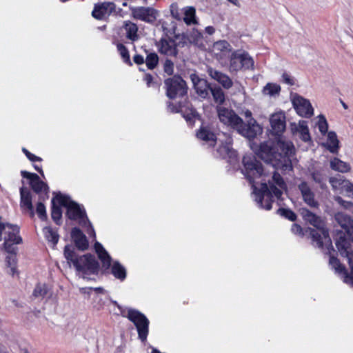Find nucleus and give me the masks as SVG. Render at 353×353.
<instances>
[{
  "instance_id": "f257e3e1",
  "label": "nucleus",
  "mask_w": 353,
  "mask_h": 353,
  "mask_svg": "<svg viewBox=\"0 0 353 353\" xmlns=\"http://www.w3.org/2000/svg\"><path fill=\"white\" fill-rule=\"evenodd\" d=\"M242 162L244 167L243 174L252 185L255 201L259 208L270 210L274 198L279 200L283 194V191L287 188L283 177L280 174L274 172L272 181H268V184L265 182L261 183V188H258L254 183L255 179L260 178L263 174L261 163L252 154L244 155Z\"/></svg>"
},
{
  "instance_id": "f03ea898",
  "label": "nucleus",
  "mask_w": 353,
  "mask_h": 353,
  "mask_svg": "<svg viewBox=\"0 0 353 353\" xmlns=\"http://www.w3.org/2000/svg\"><path fill=\"white\" fill-rule=\"evenodd\" d=\"M257 156L274 168L288 172L293 169L291 158L294 154V146L290 142L279 140L276 143L272 141L261 143Z\"/></svg>"
},
{
  "instance_id": "7ed1b4c3",
  "label": "nucleus",
  "mask_w": 353,
  "mask_h": 353,
  "mask_svg": "<svg viewBox=\"0 0 353 353\" xmlns=\"http://www.w3.org/2000/svg\"><path fill=\"white\" fill-rule=\"evenodd\" d=\"M301 215L305 221L315 228H310V235L313 245L321 249H323L325 247L328 254H331V250L334 251L332 241L328 231L324 228V223L321 217L306 208H302Z\"/></svg>"
},
{
  "instance_id": "20e7f679",
  "label": "nucleus",
  "mask_w": 353,
  "mask_h": 353,
  "mask_svg": "<svg viewBox=\"0 0 353 353\" xmlns=\"http://www.w3.org/2000/svg\"><path fill=\"white\" fill-rule=\"evenodd\" d=\"M334 218L336 223L344 229V231L335 230V244L341 255L346 257L353 253V220L343 212L336 213Z\"/></svg>"
},
{
  "instance_id": "39448f33",
  "label": "nucleus",
  "mask_w": 353,
  "mask_h": 353,
  "mask_svg": "<svg viewBox=\"0 0 353 353\" xmlns=\"http://www.w3.org/2000/svg\"><path fill=\"white\" fill-rule=\"evenodd\" d=\"M63 254L69 265L72 264L77 272L83 275L94 274L98 272L99 264L94 255H79L70 245L65 246Z\"/></svg>"
},
{
  "instance_id": "423d86ee",
  "label": "nucleus",
  "mask_w": 353,
  "mask_h": 353,
  "mask_svg": "<svg viewBox=\"0 0 353 353\" xmlns=\"http://www.w3.org/2000/svg\"><path fill=\"white\" fill-rule=\"evenodd\" d=\"M218 116L220 121L236 130L239 134L251 140L262 132V128L250 123L246 129L243 128V121L232 110L225 108L218 109Z\"/></svg>"
},
{
  "instance_id": "0eeeda50",
  "label": "nucleus",
  "mask_w": 353,
  "mask_h": 353,
  "mask_svg": "<svg viewBox=\"0 0 353 353\" xmlns=\"http://www.w3.org/2000/svg\"><path fill=\"white\" fill-rule=\"evenodd\" d=\"M56 198L59 205L67 208L66 215L71 220H79V224L81 225H88L87 232L90 236L95 238L94 230L86 216L84 209L81 208L77 203L70 200L68 196L62 194L61 192L56 194Z\"/></svg>"
},
{
  "instance_id": "6e6552de",
  "label": "nucleus",
  "mask_w": 353,
  "mask_h": 353,
  "mask_svg": "<svg viewBox=\"0 0 353 353\" xmlns=\"http://www.w3.org/2000/svg\"><path fill=\"white\" fill-rule=\"evenodd\" d=\"M0 216V241L3 239L4 250L10 254L16 253L15 244L22 243V238L19 235L20 228L17 225L3 222Z\"/></svg>"
},
{
  "instance_id": "1a4fd4ad",
  "label": "nucleus",
  "mask_w": 353,
  "mask_h": 353,
  "mask_svg": "<svg viewBox=\"0 0 353 353\" xmlns=\"http://www.w3.org/2000/svg\"><path fill=\"white\" fill-rule=\"evenodd\" d=\"M166 96L170 99L183 97L188 93L186 82L179 75L166 79L164 81Z\"/></svg>"
},
{
  "instance_id": "9d476101",
  "label": "nucleus",
  "mask_w": 353,
  "mask_h": 353,
  "mask_svg": "<svg viewBox=\"0 0 353 353\" xmlns=\"http://www.w3.org/2000/svg\"><path fill=\"white\" fill-rule=\"evenodd\" d=\"M123 316L127 317L134 323L137 330L139 339L145 342L149 332L150 321L148 318L139 310L132 308L129 309L128 314Z\"/></svg>"
},
{
  "instance_id": "9b49d317",
  "label": "nucleus",
  "mask_w": 353,
  "mask_h": 353,
  "mask_svg": "<svg viewBox=\"0 0 353 353\" xmlns=\"http://www.w3.org/2000/svg\"><path fill=\"white\" fill-rule=\"evenodd\" d=\"M292 104L297 114L303 117L310 118L314 114L310 102L296 94L292 97Z\"/></svg>"
},
{
  "instance_id": "f8f14e48",
  "label": "nucleus",
  "mask_w": 353,
  "mask_h": 353,
  "mask_svg": "<svg viewBox=\"0 0 353 353\" xmlns=\"http://www.w3.org/2000/svg\"><path fill=\"white\" fill-rule=\"evenodd\" d=\"M190 77L198 96L203 99H208L212 89L210 83L206 79L200 78L194 73L191 74Z\"/></svg>"
},
{
  "instance_id": "ddd939ff",
  "label": "nucleus",
  "mask_w": 353,
  "mask_h": 353,
  "mask_svg": "<svg viewBox=\"0 0 353 353\" xmlns=\"http://www.w3.org/2000/svg\"><path fill=\"white\" fill-rule=\"evenodd\" d=\"M132 17L146 23H153L157 19V11L151 7H136L132 9Z\"/></svg>"
},
{
  "instance_id": "4468645a",
  "label": "nucleus",
  "mask_w": 353,
  "mask_h": 353,
  "mask_svg": "<svg viewBox=\"0 0 353 353\" xmlns=\"http://www.w3.org/2000/svg\"><path fill=\"white\" fill-rule=\"evenodd\" d=\"M303 201L312 208H319V203L315 199V194L305 181H302L298 185Z\"/></svg>"
},
{
  "instance_id": "2eb2a0df",
  "label": "nucleus",
  "mask_w": 353,
  "mask_h": 353,
  "mask_svg": "<svg viewBox=\"0 0 353 353\" xmlns=\"http://www.w3.org/2000/svg\"><path fill=\"white\" fill-rule=\"evenodd\" d=\"M232 139L230 137H226L225 143H221L216 149V155L223 159H228L230 161H235L237 152L232 148Z\"/></svg>"
},
{
  "instance_id": "dca6fc26",
  "label": "nucleus",
  "mask_w": 353,
  "mask_h": 353,
  "mask_svg": "<svg viewBox=\"0 0 353 353\" xmlns=\"http://www.w3.org/2000/svg\"><path fill=\"white\" fill-rule=\"evenodd\" d=\"M232 139L230 137H226L225 143H221L216 149V155L223 159H228L230 161H235L237 152L232 148Z\"/></svg>"
},
{
  "instance_id": "f3484780",
  "label": "nucleus",
  "mask_w": 353,
  "mask_h": 353,
  "mask_svg": "<svg viewBox=\"0 0 353 353\" xmlns=\"http://www.w3.org/2000/svg\"><path fill=\"white\" fill-rule=\"evenodd\" d=\"M21 174L23 178L30 180V185L34 192L39 194L42 191L48 192L49 189L48 185L42 181L37 174L22 170Z\"/></svg>"
},
{
  "instance_id": "a211bd4d",
  "label": "nucleus",
  "mask_w": 353,
  "mask_h": 353,
  "mask_svg": "<svg viewBox=\"0 0 353 353\" xmlns=\"http://www.w3.org/2000/svg\"><path fill=\"white\" fill-rule=\"evenodd\" d=\"M271 133L279 136L285 129V116L283 112L272 114L270 119Z\"/></svg>"
},
{
  "instance_id": "6ab92c4d",
  "label": "nucleus",
  "mask_w": 353,
  "mask_h": 353,
  "mask_svg": "<svg viewBox=\"0 0 353 353\" xmlns=\"http://www.w3.org/2000/svg\"><path fill=\"white\" fill-rule=\"evenodd\" d=\"M115 4L112 2H103L94 5L92 15L97 19H103L115 11Z\"/></svg>"
},
{
  "instance_id": "aec40b11",
  "label": "nucleus",
  "mask_w": 353,
  "mask_h": 353,
  "mask_svg": "<svg viewBox=\"0 0 353 353\" xmlns=\"http://www.w3.org/2000/svg\"><path fill=\"white\" fill-rule=\"evenodd\" d=\"M207 72L211 79L216 81L223 88L228 90L233 85V82L230 77L225 73L217 70L212 67H208Z\"/></svg>"
},
{
  "instance_id": "412c9836",
  "label": "nucleus",
  "mask_w": 353,
  "mask_h": 353,
  "mask_svg": "<svg viewBox=\"0 0 353 353\" xmlns=\"http://www.w3.org/2000/svg\"><path fill=\"white\" fill-rule=\"evenodd\" d=\"M20 206L23 210H26L29 212L30 217H34V211L33 209V205L32 203V194L26 188L21 187L20 188Z\"/></svg>"
},
{
  "instance_id": "4be33fe9",
  "label": "nucleus",
  "mask_w": 353,
  "mask_h": 353,
  "mask_svg": "<svg viewBox=\"0 0 353 353\" xmlns=\"http://www.w3.org/2000/svg\"><path fill=\"white\" fill-rule=\"evenodd\" d=\"M329 263L335 270L336 272L341 275L344 283L349 284L350 282H352L353 279L351 272L350 274L347 272L345 268L341 264L337 258L330 256Z\"/></svg>"
},
{
  "instance_id": "5701e85b",
  "label": "nucleus",
  "mask_w": 353,
  "mask_h": 353,
  "mask_svg": "<svg viewBox=\"0 0 353 353\" xmlns=\"http://www.w3.org/2000/svg\"><path fill=\"white\" fill-rule=\"evenodd\" d=\"M177 45L175 41L169 38L161 39L160 41L159 52L167 56L176 57L178 54Z\"/></svg>"
},
{
  "instance_id": "b1692460",
  "label": "nucleus",
  "mask_w": 353,
  "mask_h": 353,
  "mask_svg": "<svg viewBox=\"0 0 353 353\" xmlns=\"http://www.w3.org/2000/svg\"><path fill=\"white\" fill-rule=\"evenodd\" d=\"M71 237L74 241L76 247L82 251L88 248V241L85 235L78 228H74L71 231Z\"/></svg>"
},
{
  "instance_id": "393cba45",
  "label": "nucleus",
  "mask_w": 353,
  "mask_h": 353,
  "mask_svg": "<svg viewBox=\"0 0 353 353\" xmlns=\"http://www.w3.org/2000/svg\"><path fill=\"white\" fill-rule=\"evenodd\" d=\"M198 139L209 142L210 145H214L216 142L217 138L215 134L212 131L211 128L208 126L201 125L198 132H196Z\"/></svg>"
},
{
  "instance_id": "a878e982",
  "label": "nucleus",
  "mask_w": 353,
  "mask_h": 353,
  "mask_svg": "<svg viewBox=\"0 0 353 353\" xmlns=\"http://www.w3.org/2000/svg\"><path fill=\"white\" fill-rule=\"evenodd\" d=\"M94 249L96 252L98 254V256L101 261L102 262L103 268L105 270H108L111 266L112 258L108 253V252L104 249L103 245L99 243L96 242L94 243Z\"/></svg>"
},
{
  "instance_id": "bb28decb",
  "label": "nucleus",
  "mask_w": 353,
  "mask_h": 353,
  "mask_svg": "<svg viewBox=\"0 0 353 353\" xmlns=\"http://www.w3.org/2000/svg\"><path fill=\"white\" fill-rule=\"evenodd\" d=\"M243 53L234 51L232 53L230 60V70L239 71L242 69Z\"/></svg>"
},
{
  "instance_id": "cd10ccee",
  "label": "nucleus",
  "mask_w": 353,
  "mask_h": 353,
  "mask_svg": "<svg viewBox=\"0 0 353 353\" xmlns=\"http://www.w3.org/2000/svg\"><path fill=\"white\" fill-rule=\"evenodd\" d=\"M123 28L126 32V37L132 41H137L139 39V36L137 34L138 27L137 24L130 21H124Z\"/></svg>"
},
{
  "instance_id": "c85d7f7f",
  "label": "nucleus",
  "mask_w": 353,
  "mask_h": 353,
  "mask_svg": "<svg viewBox=\"0 0 353 353\" xmlns=\"http://www.w3.org/2000/svg\"><path fill=\"white\" fill-rule=\"evenodd\" d=\"M56 194L57 193L54 192V196L52 199V201H51V204H52L51 217H52V219L57 225H60L61 224V219L62 217V210H61V207L59 205H57V203H56V201H57V198H56Z\"/></svg>"
},
{
  "instance_id": "c756f323",
  "label": "nucleus",
  "mask_w": 353,
  "mask_h": 353,
  "mask_svg": "<svg viewBox=\"0 0 353 353\" xmlns=\"http://www.w3.org/2000/svg\"><path fill=\"white\" fill-rule=\"evenodd\" d=\"M295 130L298 132H299L301 135V139L304 142H307L311 140V137L309 132V129L307 126V122L304 120H301L299 122L298 125H295Z\"/></svg>"
},
{
  "instance_id": "7c9ffc66",
  "label": "nucleus",
  "mask_w": 353,
  "mask_h": 353,
  "mask_svg": "<svg viewBox=\"0 0 353 353\" xmlns=\"http://www.w3.org/2000/svg\"><path fill=\"white\" fill-rule=\"evenodd\" d=\"M111 272L116 279L121 281H123L126 278V270L119 261L113 263Z\"/></svg>"
},
{
  "instance_id": "2f4dec72",
  "label": "nucleus",
  "mask_w": 353,
  "mask_h": 353,
  "mask_svg": "<svg viewBox=\"0 0 353 353\" xmlns=\"http://www.w3.org/2000/svg\"><path fill=\"white\" fill-rule=\"evenodd\" d=\"M182 19L187 25L196 24L197 20L196 19V10L194 7H187L183 12Z\"/></svg>"
},
{
  "instance_id": "473e14b6",
  "label": "nucleus",
  "mask_w": 353,
  "mask_h": 353,
  "mask_svg": "<svg viewBox=\"0 0 353 353\" xmlns=\"http://www.w3.org/2000/svg\"><path fill=\"white\" fill-rule=\"evenodd\" d=\"M330 168L340 172H347L350 170V166L348 163L342 161L338 158H334L330 161Z\"/></svg>"
},
{
  "instance_id": "72a5a7b5",
  "label": "nucleus",
  "mask_w": 353,
  "mask_h": 353,
  "mask_svg": "<svg viewBox=\"0 0 353 353\" xmlns=\"http://www.w3.org/2000/svg\"><path fill=\"white\" fill-rule=\"evenodd\" d=\"M327 140L329 141L327 145L328 150L332 153H336L338 150L339 143L336 132L334 131L327 132Z\"/></svg>"
},
{
  "instance_id": "f704fd0d",
  "label": "nucleus",
  "mask_w": 353,
  "mask_h": 353,
  "mask_svg": "<svg viewBox=\"0 0 353 353\" xmlns=\"http://www.w3.org/2000/svg\"><path fill=\"white\" fill-rule=\"evenodd\" d=\"M186 38V36L183 34L182 39ZM187 39L190 41L196 46H199L201 44L203 34L198 30L193 28L192 31L190 32L189 35L187 36Z\"/></svg>"
},
{
  "instance_id": "c9c22d12",
  "label": "nucleus",
  "mask_w": 353,
  "mask_h": 353,
  "mask_svg": "<svg viewBox=\"0 0 353 353\" xmlns=\"http://www.w3.org/2000/svg\"><path fill=\"white\" fill-rule=\"evenodd\" d=\"M45 238L48 242H50L53 246H55L59 239V236L56 231H54L50 227H45L43 229Z\"/></svg>"
},
{
  "instance_id": "e433bc0d",
  "label": "nucleus",
  "mask_w": 353,
  "mask_h": 353,
  "mask_svg": "<svg viewBox=\"0 0 353 353\" xmlns=\"http://www.w3.org/2000/svg\"><path fill=\"white\" fill-rule=\"evenodd\" d=\"M214 101L217 104H222L225 101V94L223 90L219 86L212 87L210 90Z\"/></svg>"
},
{
  "instance_id": "4c0bfd02",
  "label": "nucleus",
  "mask_w": 353,
  "mask_h": 353,
  "mask_svg": "<svg viewBox=\"0 0 353 353\" xmlns=\"http://www.w3.org/2000/svg\"><path fill=\"white\" fill-rule=\"evenodd\" d=\"M281 91V86L276 83H268L263 89L265 94L275 96L279 94Z\"/></svg>"
},
{
  "instance_id": "58836bf2",
  "label": "nucleus",
  "mask_w": 353,
  "mask_h": 353,
  "mask_svg": "<svg viewBox=\"0 0 353 353\" xmlns=\"http://www.w3.org/2000/svg\"><path fill=\"white\" fill-rule=\"evenodd\" d=\"M48 292V288L46 284L38 283L32 292V296L35 299H43Z\"/></svg>"
},
{
  "instance_id": "ea45409f",
  "label": "nucleus",
  "mask_w": 353,
  "mask_h": 353,
  "mask_svg": "<svg viewBox=\"0 0 353 353\" xmlns=\"http://www.w3.org/2000/svg\"><path fill=\"white\" fill-rule=\"evenodd\" d=\"M276 213L290 221H295L297 219L296 214L288 208H280L276 210Z\"/></svg>"
},
{
  "instance_id": "a19ab883",
  "label": "nucleus",
  "mask_w": 353,
  "mask_h": 353,
  "mask_svg": "<svg viewBox=\"0 0 353 353\" xmlns=\"http://www.w3.org/2000/svg\"><path fill=\"white\" fill-rule=\"evenodd\" d=\"M145 62L148 69L153 70L159 63V57L157 54L155 52L149 53L145 59Z\"/></svg>"
},
{
  "instance_id": "79ce46f5",
  "label": "nucleus",
  "mask_w": 353,
  "mask_h": 353,
  "mask_svg": "<svg viewBox=\"0 0 353 353\" xmlns=\"http://www.w3.org/2000/svg\"><path fill=\"white\" fill-rule=\"evenodd\" d=\"M214 48L221 52H229L232 51L231 45L225 40H220L214 43Z\"/></svg>"
},
{
  "instance_id": "37998d69",
  "label": "nucleus",
  "mask_w": 353,
  "mask_h": 353,
  "mask_svg": "<svg viewBox=\"0 0 353 353\" xmlns=\"http://www.w3.org/2000/svg\"><path fill=\"white\" fill-rule=\"evenodd\" d=\"M117 50L119 52L123 61L125 63H127L130 65H132V63L130 61L129 52H128V50L127 49V48L122 43H119L117 45Z\"/></svg>"
},
{
  "instance_id": "c03bdc74",
  "label": "nucleus",
  "mask_w": 353,
  "mask_h": 353,
  "mask_svg": "<svg viewBox=\"0 0 353 353\" xmlns=\"http://www.w3.org/2000/svg\"><path fill=\"white\" fill-rule=\"evenodd\" d=\"M6 262L7 266L8 268H10V273L12 275H14V272H15V270H16V268H15V265H16V256H15V253L10 254V255L7 256L6 259Z\"/></svg>"
},
{
  "instance_id": "a18cd8bd",
  "label": "nucleus",
  "mask_w": 353,
  "mask_h": 353,
  "mask_svg": "<svg viewBox=\"0 0 353 353\" xmlns=\"http://www.w3.org/2000/svg\"><path fill=\"white\" fill-rule=\"evenodd\" d=\"M36 212L41 221H46L48 219L46 206L42 202H39L37 205Z\"/></svg>"
},
{
  "instance_id": "49530a36",
  "label": "nucleus",
  "mask_w": 353,
  "mask_h": 353,
  "mask_svg": "<svg viewBox=\"0 0 353 353\" xmlns=\"http://www.w3.org/2000/svg\"><path fill=\"white\" fill-rule=\"evenodd\" d=\"M242 68L245 70L253 69L254 61L247 53H243Z\"/></svg>"
},
{
  "instance_id": "de8ad7c7",
  "label": "nucleus",
  "mask_w": 353,
  "mask_h": 353,
  "mask_svg": "<svg viewBox=\"0 0 353 353\" xmlns=\"http://www.w3.org/2000/svg\"><path fill=\"white\" fill-rule=\"evenodd\" d=\"M319 130L321 133L325 135L327 132L328 124L325 117L323 115L319 116V121L318 122Z\"/></svg>"
},
{
  "instance_id": "09e8293b",
  "label": "nucleus",
  "mask_w": 353,
  "mask_h": 353,
  "mask_svg": "<svg viewBox=\"0 0 353 353\" xmlns=\"http://www.w3.org/2000/svg\"><path fill=\"white\" fill-rule=\"evenodd\" d=\"M174 63L169 59H166L163 63V70L169 76L174 73Z\"/></svg>"
},
{
  "instance_id": "8fccbe9b",
  "label": "nucleus",
  "mask_w": 353,
  "mask_h": 353,
  "mask_svg": "<svg viewBox=\"0 0 353 353\" xmlns=\"http://www.w3.org/2000/svg\"><path fill=\"white\" fill-rule=\"evenodd\" d=\"M312 179L317 183H319L321 188L323 187L325 184V179L322 174L318 171L313 172L312 173Z\"/></svg>"
},
{
  "instance_id": "3c124183",
  "label": "nucleus",
  "mask_w": 353,
  "mask_h": 353,
  "mask_svg": "<svg viewBox=\"0 0 353 353\" xmlns=\"http://www.w3.org/2000/svg\"><path fill=\"white\" fill-rule=\"evenodd\" d=\"M245 116L246 117V119H248L247 120V122L245 123L243 121V125L244 126L243 127V128L246 129L248 128V125H250V123H252L253 125H258L259 128H261L256 121V120L254 119H253L252 117V112L250 111V110H247L245 112Z\"/></svg>"
},
{
  "instance_id": "603ef678",
  "label": "nucleus",
  "mask_w": 353,
  "mask_h": 353,
  "mask_svg": "<svg viewBox=\"0 0 353 353\" xmlns=\"http://www.w3.org/2000/svg\"><path fill=\"white\" fill-rule=\"evenodd\" d=\"M22 151L30 161H41L42 160L41 157L32 154L25 148H22Z\"/></svg>"
},
{
  "instance_id": "864d4df0",
  "label": "nucleus",
  "mask_w": 353,
  "mask_h": 353,
  "mask_svg": "<svg viewBox=\"0 0 353 353\" xmlns=\"http://www.w3.org/2000/svg\"><path fill=\"white\" fill-rule=\"evenodd\" d=\"M197 116V113L195 110H191L190 113L184 114L183 117L190 124L194 122V119Z\"/></svg>"
},
{
  "instance_id": "5fc2aeb1",
  "label": "nucleus",
  "mask_w": 353,
  "mask_h": 353,
  "mask_svg": "<svg viewBox=\"0 0 353 353\" xmlns=\"http://www.w3.org/2000/svg\"><path fill=\"white\" fill-rule=\"evenodd\" d=\"M282 81L284 83L289 85H293L294 84V78H292L290 74H288L286 72H284L282 74Z\"/></svg>"
},
{
  "instance_id": "6e6d98bb",
  "label": "nucleus",
  "mask_w": 353,
  "mask_h": 353,
  "mask_svg": "<svg viewBox=\"0 0 353 353\" xmlns=\"http://www.w3.org/2000/svg\"><path fill=\"white\" fill-rule=\"evenodd\" d=\"M336 201L338 202L339 204H340L341 206H343L345 209H350L352 207H353V203L352 202L345 201L340 196H338L336 199Z\"/></svg>"
},
{
  "instance_id": "4d7b16f0",
  "label": "nucleus",
  "mask_w": 353,
  "mask_h": 353,
  "mask_svg": "<svg viewBox=\"0 0 353 353\" xmlns=\"http://www.w3.org/2000/svg\"><path fill=\"white\" fill-rule=\"evenodd\" d=\"M145 81H146L148 87L155 85L156 87L159 88V84L158 83L153 82V77L150 74L145 75Z\"/></svg>"
},
{
  "instance_id": "13d9d810",
  "label": "nucleus",
  "mask_w": 353,
  "mask_h": 353,
  "mask_svg": "<svg viewBox=\"0 0 353 353\" xmlns=\"http://www.w3.org/2000/svg\"><path fill=\"white\" fill-rule=\"evenodd\" d=\"M344 190L347 195L350 197L353 198V184L351 183H347L344 185Z\"/></svg>"
},
{
  "instance_id": "bf43d9fd",
  "label": "nucleus",
  "mask_w": 353,
  "mask_h": 353,
  "mask_svg": "<svg viewBox=\"0 0 353 353\" xmlns=\"http://www.w3.org/2000/svg\"><path fill=\"white\" fill-rule=\"evenodd\" d=\"M291 231H292V233H294L295 234H299V235H302L303 234V229H302V228L299 225L296 224V223H294L292 225Z\"/></svg>"
},
{
  "instance_id": "052dcab7",
  "label": "nucleus",
  "mask_w": 353,
  "mask_h": 353,
  "mask_svg": "<svg viewBox=\"0 0 353 353\" xmlns=\"http://www.w3.org/2000/svg\"><path fill=\"white\" fill-rule=\"evenodd\" d=\"M133 61L137 65H141L145 62V59L141 54H135L133 57Z\"/></svg>"
},
{
  "instance_id": "680f3d73",
  "label": "nucleus",
  "mask_w": 353,
  "mask_h": 353,
  "mask_svg": "<svg viewBox=\"0 0 353 353\" xmlns=\"http://www.w3.org/2000/svg\"><path fill=\"white\" fill-rule=\"evenodd\" d=\"M171 14L172 16L177 19V20H181L182 19V17L180 15V14L179 13L178 10H171Z\"/></svg>"
},
{
  "instance_id": "e2e57ef3",
  "label": "nucleus",
  "mask_w": 353,
  "mask_h": 353,
  "mask_svg": "<svg viewBox=\"0 0 353 353\" xmlns=\"http://www.w3.org/2000/svg\"><path fill=\"white\" fill-rule=\"evenodd\" d=\"M168 109L171 112H178L177 108L174 104H172L171 102L168 103Z\"/></svg>"
},
{
  "instance_id": "0e129e2a",
  "label": "nucleus",
  "mask_w": 353,
  "mask_h": 353,
  "mask_svg": "<svg viewBox=\"0 0 353 353\" xmlns=\"http://www.w3.org/2000/svg\"><path fill=\"white\" fill-rule=\"evenodd\" d=\"M215 29L212 26H208L205 28V32L210 35H212L214 33Z\"/></svg>"
},
{
  "instance_id": "69168bd1",
  "label": "nucleus",
  "mask_w": 353,
  "mask_h": 353,
  "mask_svg": "<svg viewBox=\"0 0 353 353\" xmlns=\"http://www.w3.org/2000/svg\"><path fill=\"white\" fill-rule=\"evenodd\" d=\"M34 168L37 171H38L41 174L42 176H44L43 172L41 167L38 166L37 165H34Z\"/></svg>"
},
{
  "instance_id": "338daca9",
  "label": "nucleus",
  "mask_w": 353,
  "mask_h": 353,
  "mask_svg": "<svg viewBox=\"0 0 353 353\" xmlns=\"http://www.w3.org/2000/svg\"><path fill=\"white\" fill-rule=\"evenodd\" d=\"M111 302H112V303L115 306H117V307L120 310V311H121V312L122 315H124V314H123L122 307H121V305L117 303V301L112 300V301H111Z\"/></svg>"
},
{
  "instance_id": "774afa93",
  "label": "nucleus",
  "mask_w": 353,
  "mask_h": 353,
  "mask_svg": "<svg viewBox=\"0 0 353 353\" xmlns=\"http://www.w3.org/2000/svg\"><path fill=\"white\" fill-rule=\"evenodd\" d=\"M337 182V180L334 177H331L330 179V183L332 184V186H334V183Z\"/></svg>"
}]
</instances>
